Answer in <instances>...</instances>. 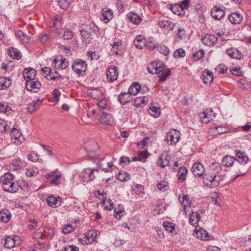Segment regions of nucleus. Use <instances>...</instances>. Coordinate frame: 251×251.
I'll return each mask as SVG.
<instances>
[{"mask_svg": "<svg viewBox=\"0 0 251 251\" xmlns=\"http://www.w3.org/2000/svg\"><path fill=\"white\" fill-rule=\"evenodd\" d=\"M236 161L240 164H245L249 160L248 156L243 152L238 151L236 153Z\"/></svg>", "mask_w": 251, "mask_h": 251, "instance_id": "obj_36", "label": "nucleus"}, {"mask_svg": "<svg viewBox=\"0 0 251 251\" xmlns=\"http://www.w3.org/2000/svg\"><path fill=\"white\" fill-rule=\"evenodd\" d=\"M141 89L140 84L138 82H134L131 84L128 90V93L130 95L134 96L137 95Z\"/></svg>", "mask_w": 251, "mask_h": 251, "instance_id": "obj_34", "label": "nucleus"}, {"mask_svg": "<svg viewBox=\"0 0 251 251\" xmlns=\"http://www.w3.org/2000/svg\"><path fill=\"white\" fill-rule=\"evenodd\" d=\"M213 78V75L210 71L205 70L202 72V80L204 84H210Z\"/></svg>", "mask_w": 251, "mask_h": 251, "instance_id": "obj_29", "label": "nucleus"}, {"mask_svg": "<svg viewBox=\"0 0 251 251\" xmlns=\"http://www.w3.org/2000/svg\"><path fill=\"white\" fill-rule=\"evenodd\" d=\"M158 25L159 27L166 30H171L174 28V25L170 21L160 20Z\"/></svg>", "mask_w": 251, "mask_h": 251, "instance_id": "obj_32", "label": "nucleus"}, {"mask_svg": "<svg viewBox=\"0 0 251 251\" xmlns=\"http://www.w3.org/2000/svg\"><path fill=\"white\" fill-rule=\"evenodd\" d=\"M230 22L233 24H239L243 20V16L237 12H234L228 16Z\"/></svg>", "mask_w": 251, "mask_h": 251, "instance_id": "obj_24", "label": "nucleus"}, {"mask_svg": "<svg viewBox=\"0 0 251 251\" xmlns=\"http://www.w3.org/2000/svg\"><path fill=\"white\" fill-rule=\"evenodd\" d=\"M146 40L144 36L139 35L135 38L134 44L136 48L142 50L145 47Z\"/></svg>", "mask_w": 251, "mask_h": 251, "instance_id": "obj_25", "label": "nucleus"}, {"mask_svg": "<svg viewBox=\"0 0 251 251\" xmlns=\"http://www.w3.org/2000/svg\"><path fill=\"white\" fill-rule=\"evenodd\" d=\"M81 28L91 35L93 33L97 34L99 32V27L94 23H90Z\"/></svg>", "mask_w": 251, "mask_h": 251, "instance_id": "obj_22", "label": "nucleus"}, {"mask_svg": "<svg viewBox=\"0 0 251 251\" xmlns=\"http://www.w3.org/2000/svg\"><path fill=\"white\" fill-rule=\"evenodd\" d=\"M185 55V51L182 49H179L176 50L174 53L175 58L183 57Z\"/></svg>", "mask_w": 251, "mask_h": 251, "instance_id": "obj_60", "label": "nucleus"}, {"mask_svg": "<svg viewBox=\"0 0 251 251\" xmlns=\"http://www.w3.org/2000/svg\"><path fill=\"white\" fill-rule=\"evenodd\" d=\"M163 226L165 230L170 233H173L176 229L175 224L168 221H165L163 223Z\"/></svg>", "mask_w": 251, "mask_h": 251, "instance_id": "obj_46", "label": "nucleus"}, {"mask_svg": "<svg viewBox=\"0 0 251 251\" xmlns=\"http://www.w3.org/2000/svg\"><path fill=\"white\" fill-rule=\"evenodd\" d=\"M113 18V13L110 9L105 8L101 11V20L105 23L109 22Z\"/></svg>", "mask_w": 251, "mask_h": 251, "instance_id": "obj_20", "label": "nucleus"}, {"mask_svg": "<svg viewBox=\"0 0 251 251\" xmlns=\"http://www.w3.org/2000/svg\"><path fill=\"white\" fill-rule=\"evenodd\" d=\"M226 53L233 59H241L243 58V54L237 49L231 48L226 50Z\"/></svg>", "mask_w": 251, "mask_h": 251, "instance_id": "obj_19", "label": "nucleus"}, {"mask_svg": "<svg viewBox=\"0 0 251 251\" xmlns=\"http://www.w3.org/2000/svg\"><path fill=\"white\" fill-rule=\"evenodd\" d=\"M117 69V67L111 66L107 70V78L109 81L113 82L117 79L118 75Z\"/></svg>", "mask_w": 251, "mask_h": 251, "instance_id": "obj_14", "label": "nucleus"}, {"mask_svg": "<svg viewBox=\"0 0 251 251\" xmlns=\"http://www.w3.org/2000/svg\"><path fill=\"white\" fill-rule=\"evenodd\" d=\"M78 248L74 245H68L64 247L61 251H78Z\"/></svg>", "mask_w": 251, "mask_h": 251, "instance_id": "obj_64", "label": "nucleus"}, {"mask_svg": "<svg viewBox=\"0 0 251 251\" xmlns=\"http://www.w3.org/2000/svg\"><path fill=\"white\" fill-rule=\"evenodd\" d=\"M164 69L162 62H152L148 68V72L150 74H159Z\"/></svg>", "mask_w": 251, "mask_h": 251, "instance_id": "obj_13", "label": "nucleus"}, {"mask_svg": "<svg viewBox=\"0 0 251 251\" xmlns=\"http://www.w3.org/2000/svg\"><path fill=\"white\" fill-rule=\"evenodd\" d=\"M39 155L35 151H31L27 155L28 160L32 162H36L39 159Z\"/></svg>", "mask_w": 251, "mask_h": 251, "instance_id": "obj_53", "label": "nucleus"}, {"mask_svg": "<svg viewBox=\"0 0 251 251\" xmlns=\"http://www.w3.org/2000/svg\"><path fill=\"white\" fill-rule=\"evenodd\" d=\"M117 179L120 180L121 181H127L130 178V177L127 175V174L126 173H124V172H123V173L120 172L117 175Z\"/></svg>", "mask_w": 251, "mask_h": 251, "instance_id": "obj_57", "label": "nucleus"}, {"mask_svg": "<svg viewBox=\"0 0 251 251\" xmlns=\"http://www.w3.org/2000/svg\"><path fill=\"white\" fill-rule=\"evenodd\" d=\"M90 94L94 99H99L102 95L101 92L98 89L92 90Z\"/></svg>", "mask_w": 251, "mask_h": 251, "instance_id": "obj_59", "label": "nucleus"}, {"mask_svg": "<svg viewBox=\"0 0 251 251\" xmlns=\"http://www.w3.org/2000/svg\"><path fill=\"white\" fill-rule=\"evenodd\" d=\"M171 156L169 155H166L165 157L164 158L163 156L161 155L158 158L157 163L158 166L162 168H165L166 166H171V165L170 164Z\"/></svg>", "mask_w": 251, "mask_h": 251, "instance_id": "obj_26", "label": "nucleus"}, {"mask_svg": "<svg viewBox=\"0 0 251 251\" xmlns=\"http://www.w3.org/2000/svg\"><path fill=\"white\" fill-rule=\"evenodd\" d=\"M102 203L105 209L110 210L114 207V204L110 199L107 200L106 198H103L102 200Z\"/></svg>", "mask_w": 251, "mask_h": 251, "instance_id": "obj_44", "label": "nucleus"}, {"mask_svg": "<svg viewBox=\"0 0 251 251\" xmlns=\"http://www.w3.org/2000/svg\"><path fill=\"white\" fill-rule=\"evenodd\" d=\"M80 35L82 41L86 44L89 43L91 41V35L87 33L85 31L81 29L80 30Z\"/></svg>", "mask_w": 251, "mask_h": 251, "instance_id": "obj_45", "label": "nucleus"}, {"mask_svg": "<svg viewBox=\"0 0 251 251\" xmlns=\"http://www.w3.org/2000/svg\"><path fill=\"white\" fill-rule=\"evenodd\" d=\"M157 187L161 191L167 190L169 188L168 183L165 180L161 181L157 184Z\"/></svg>", "mask_w": 251, "mask_h": 251, "instance_id": "obj_58", "label": "nucleus"}, {"mask_svg": "<svg viewBox=\"0 0 251 251\" xmlns=\"http://www.w3.org/2000/svg\"><path fill=\"white\" fill-rule=\"evenodd\" d=\"M179 200L184 205L183 209L186 211L187 204H190L189 197L186 195L182 194V197L179 198Z\"/></svg>", "mask_w": 251, "mask_h": 251, "instance_id": "obj_52", "label": "nucleus"}, {"mask_svg": "<svg viewBox=\"0 0 251 251\" xmlns=\"http://www.w3.org/2000/svg\"><path fill=\"white\" fill-rule=\"evenodd\" d=\"M159 75V82H163L165 81L167 78L171 75V70L170 69L164 70L160 72Z\"/></svg>", "mask_w": 251, "mask_h": 251, "instance_id": "obj_42", "label": "nucleus"}, {"mask_svg": "<svg viewBox=\"0 0 251 251\" xmlns=\"http://www.w3.org/2000/svg\"><path fill=\"white\" fill-rule=\"evenodd\" d=\"M107 167L104 168L103 166H102L101 165V164H100V167L101 168L102 171H103L104 172L107 173L109 172H111L114 169V168L115 167L112 162H108L107 163Z\"/></svg>", "mask_w": 251, "mask_h": 251, "instance_id": "obj_62", "label": "nucleus"}, {"mask_svg": "<svg viewBox=\"0 0 251 251\" xmlns=\"http://www.w3.org/2000/svg\"><path fill=\"white\" fill-rule=\"evenodd\" d=\"M200 219L201 217L198 212H192V214L190 215L189 223L191 225H194L200 221Z\"/></svg>", "mask_w": 251, "mask_h": 251, "instance_id": "obj_41", "label": "nucleus"}, {"mask_svg": "<svg viewBox=\"0 0 251 251\" xmlns=\"http://www.w3.org/2000/svg\"><path fill=\"white\" fill-rule=\"evenodd\" d=\"M46 178L52 184H58L60 183L61 174L58 170H56L50 173L46 174Z\"/></svg>", "mask_w": 251, "mask_h": 251, "instance_id": "obj_6", "label": "nucleus"}, {"mask_svg": "<svg viewBox=\"0 0 251 251\" xmlns=\"http://www.w3.org/2000/svg\"><path fill=\"white\" fill-rule=\"evenodd\" d=\"M25 165V162L20 158H16L12 160L10 168L13 171H17L22 169Z\"/></svg>", "mask_w": 251, "mask_h": 251, "instance_id": "obj_18", "label": "nucleus"}, {"mask_svg": "<svg viewBox=\"0 0 251 251\" xmlns=\"http://www.w3.org/2000/svg\"><path fill=\"white\" fill-rule=\"evenodd\" d=\"M209 169L210 172L203 176V182L205 186L214 188L220 185L221 179L217 174L221 171L222 167L219 163L214 162L210 164Z\"/></svg>", "mask_w": 251, "mask_h": 251, "instance_id": "obj_1", "label": "nucleus"}, {"mask_svg": "<svg viewBox=\"0 0 251 251\" xmlns=\"http://www.w3.org/2000/svg\"><path fill=\"white\" fill-rule=\"evenodd\" d=\"M168 8L171 10L174 14L177 15H182L184 14L183 8L179 4H174L168 5Z\"/></svg>", "mask_w": 251, "mask_h": 251, "instance_id": "obj_27", "label": "nucleus"}, {"mask_svg": "<svg viewBox=\"0 0 251 251\" xmlns=\"http://www.w3.org/2000/svg\"><path fill=\"white\" fill-rule=\"evenodd\" d=\"M1 243L8 249H11L20 243V237L18 236H7L1 239Z\"/></svg>", "mask_w": 251, "mask_h": 251, "instance_id": "obj_4", "label": "nucleus"}, {"mask_svg": "<svg viewBox=\"0 0 251 251\" xmlns=\"http://www.w3.org/2000/svg\"><path fill=\"white\" fill-rule=\"evenodd\" d=\"M132 98L130 97V94L127 93L122 92L118 97V101L122 105L126 104L127 102H129Z\"/></svg>", "mask_w": 251, "mask_h": 251, "instance_id": "obj_30", "label": "nucleus"}, {"mask_svg": "<svg viewBox=\"0 0 251 251\" xmlns=\"http://www.w3.org/2000/svg\"><path fill=\"white\" fill-rule=\"evenodd\" d=\"M41 87V83L39 81L26 80V88L28 91L34 93L37 92Z\"/></svg>", "mask_w": 251, "mask_h": 251, "instance_id": "obj_10", "label": "nucleus"}, {"mask_svg": "<svg viewBox=\"0 0 251 251\" xmlns=\"http://www.w3.org/2000/svg\"><path fill=\"white\" fill-rule=\"evenodd\" d=\"M116 6L117 9L120 12H123L126 7V5L125 4L124 2L121 0H117L116 3Z\"/></svg>", "mask_w": 251, "mask_h": 251, "instance_id": "obj_56", "label": "nucleus"}, {"mask_svg": "<svg viewBox=\"0 0 251 251\" xmlns=\"http://www.w3.org/2000/svg\"><path fill=\"white\" fill-rule=\"evenodd\" d=\"M188 171L185 167H180L178 171V180L182 182L186 179Z\"/></svg>", "mask_w": 251, "mask_h": 251, "instance_id": "obj_43", "label": "nucleus"}, {"mask_svg": "<svg viewBox=\"0 0 251 251\" xmlns=\"http://www.w3.org/2000/svg\"><path fill=\"white\" fill-rule=\"evenodd\" d=\"M235 159L234 157L226 155L225 156L222 160V165L225 167H230L233 165Z\"/></svg>", "mask_w": 251, "mask_h": 251, "instance_id": "obj_40", "label": "nucleus"}, {"mask_svg": "<svg viewBox=\"0 0 251 251\" xmlns=\"http://www.w3.org/2000/svg\"><path fill=\"white\" fill-rule=\"evenodd\" d=\"M147 99L146 97H137L135 99L133 104L136 107H140L142 104L146 103Z\"/></svg>", "mask_w": 251, "mask_h": 251, "instance_id": "obj_47", "label": "nucleus"}, {"mask_svg": "<svg viewBox=\"0 0 251 251\" xmlns=\"http://www.w3.org/2000/svg\"><path fill=\"white\" fill-rule=\"evenodd\" d=\"M14 177L15 176L10 173H6L0 177V183L4 191L11 193L18 191L19 185L15 182Z\"/></svg>", "mask_w": 251, "mask_h": 251, "instance_id": "obj_2", "label": "nucleus"}, {"mask_svg": "<svg viewBox=\"0 0 251 251\" xmlns=\"http://www.w3.org/2000/svg\"><path fill=\"white\" fill-rule=\"evenodd\" d=\"M8 54L13 59H20L21 58L22 54L20 51L17 49L11 48L9 50Z\"/></svg>", "mask_w": 251, "mask_h": 251, "instance_id": "obj_37", "label": "nucleus"}, {"mask_svg": "<svg viewBox=\"0 0 251 251\" xmlns=\"http://www.w3.org/2000/svg\"><path fill=\"white\" fill-rule=\"evenodd\" d=\"M149 112L154 117H158L160 114V108L156 106L151 107Z\"/></svg>", "mask_w": 251, "mask_h": 251, "instance_id": "obj_50", "label": "nucleus"}, {"mask_svg": "<svg viewBox=\"0 0 251 251\" xmlns=\"http://www.w3.org/2000/svg\"><path fill=\"white\" fill-rule=\"evenodd\" d=\"M47 202L48 205L51 207H59L61 204L62 198L59 196L55 197L51 195L48 197Z\"/></svg>", "mask_w": 251, "mask_h": 251, "instance_id": "obj_15", "label": "nucleus"}, {"mask_svg": "<svg viewBox=\"0 0 251 251\" xmlns=\"http://www.w3.org/2000/svg\"><path fill=\"white\" fill-rule=\"evenodd\" d=\"M127 17L132 22L136 25H138L142 21L141 17L135 13L130 12Z\"/></svg>", "mask_w": 251, "mask_h": 251, "instance_id": "obj_38", "label": "nucleus"}, {"mask_svg": "<svg viewBox=\"0 0 251 251\" xmlns=\"http://www.w3.org/2000/svg\"><path fill=\"white\" fill-rule=\"evenodd\" d=\"M236 161L240 164H245L249 160L248 156L243 152L238 151L236 153Z\"/></svg>", "mask_w": 251, "mask_h": 251, "instance_id": "obj_35", "label": "nucleus"}, {"mask_svg": "<svg viewBox=\"0 0 251 251\" xmlns=\"http://www.w3.org/2000/svg\"><path fill=\"white\" fill-rule=\"evenodd\" d=\"M195 231V232L194 235L197 238L201 239L203 240H206L209 239V234L205 229L200 228L199 230L196 229Z\"/></svg>", "mask_w": 251, "mask_h": 251, "instance_id": "obj_28", "label": "nucleus"}, {"mask_svg": "<svg viewBox=\"0 0 251 251\" xmlns=\"http://www.w3.org/2000/svg\"><path fill=\"white\" fill-rule=\"evenodd\" d=\"M100 233L96 230H89L85 234L86 244L91 243L99 236Z\"/></svg>", "mask_w": 251, "mask_h": 251, "instance_id": "obj_16", "label": "nucleus"}, {"mask_svg": "<svg viewBox=\"0 0 251 251\" xmlns=\"http://www.w3.org/2000/svg\"><path fill=\"white\" fill-rule=\"evenodd\" d=\"M11 138L13 142L17 145L21 144L25 141V138L21 132L14 127L12 130Z\"/></svg>", "mask_w": 251, "mask_h": 251, "instance_id": "obj_11", "label": "nucleus"}, {"mask_svg": "<svg viewBox=\"0 0 251 251\" xmlns=\"http://www.w3.org/2000/svg\"><path fill=\"white\" fill-rule=\"evenodd\" d=\"M201 40L205 46H212L217 42L218 38L213 35L204 34L201 35Z\"/></svg>", "mask_w": 251, "mask_h": 251, "instance_id": "obj_8", "label": "nucleus"}, {"mask_svg": "<svg viewBox=\"0 0 251 251\" xmlns=\"http://www.w3.org/2000/svg\"><path fill=\"white\" fill-rule=\"evenodd\" d=\"M211 15L215 20H220L225 16V12L222 8L214 6L211 10Z\"/></svg>", "mask_w": 251, "mask_h": 251, "instance_id": "obj_17", "label": "nucleus"}, {"mask_svg": "<svg viewBox=\"0 0 251 251\" xmlns=\"http://www.w3.org/2000/svg\"><path fill=\"white\" fill-rule=\"evenodd\" d=\"M75 230V227L72 225L68 224L65 225L62 228V232L65 234H69L73 232Z\"/></svg>", "mask_w": 251, "mask_h": 251, "instance_id": "obj_55", "label": "nucleus"}, {"mask_svg": "<svg viewBox=\"0 0 251 251\" xmlns=\"http://www.w3.org/2000/svg\"><path fill=\"white\" fill-rule=\"evenodd\" d=\"M99 173L98 169H91L87 168L84 169L80 174L79 177L83 182H89L93 180L95 175Z\"/></svg>", "mask_w": 251, "mask_h": 251, "instance_id": "obj_3", "label": "nucleus"}, {"mask_svg": "<svg viewBox=\"0 0 251 251\" xmlns=\"http://www.w3.org/2000/svg\"><path fill=\"white\" fill-rule=\"evenodd\" d=\"M62 20V16L58 15L54 17L50 23V30L52 32H54L56 30L59 36H60L61 34V31H59V30L60 29L61 27Z\"/></svg>", "mask_w": 251, "mask_h": 251, "instance_id": "obj_7", "label": "nucleus"}, {"mask_svg": "<svg viewBox=\"0 0 251 251\" xmlns=\"http://www.w3.org/2000/svg\"><path fill=\"white\" fill-rule=\"evenodd\" d=\"M100 121L101 123L108 125H112L114 123V120L112 115L105 112L102 113L100 118Z\"/></svg>", "mask_w": 251, "mask_h": 251, "instance_id": "obj_23", "label": "nucleus"}, {"mask_svg": "<svg viewBox=\"0 0 251 251\" xmlns=\"http://www.w3.org/2000/svg\"><path fill=\"white\" fill-rule=\"evenodd\" d=\"M36 71L32 68H25L23 71V76L25 80L35 79Z\"/></svg>", "mask_w": 251, "mask_h": 251, "instance_id": "obj_21", "label": "nucleus"}, {"mask_svg": "<svg viewBox=\"0 0 251 251\" xmlns=\"http://www.w3.org/2000/svg\"><path fill=\"white\" fill-rule=\"evenodd\" d=\"M46 77L50 80H57L60 78L62 77V76L58 74L57 72L56 71H51L50 74L49 76H46Z\"/></svg>", "mask_w": 251, "mask_h": 251, "instance_id": "obj_48", "label": "nucleus"}, {"mask_svg": "<svg viewBox=\"0 0 251 251\" xmlns=\"http://www.w3.org/2000/svg\"><path fill=\"white\" fill-rule=\"evenodd\" d=\"M192 171L195 176L200 177L204 174L205 168L202 163L197 162L193 164L192 167Z\"/></svg>", "mask_w": 251, "mask_h": 251, "instance_id": "obj_12", "label": "nucleus"}, {"mask_svg": "<svg viewBox=\"0 0 251 251\" xmlns=\"http://www.w3.org/2000/svg\"><path fill=\"white\" fill-rule=\"evenodd\" d=\"M74 36L73 32L69 29L63 31V34L61 35L60 34V37H62L64 40H70Z\"/></svg>", "mask_w": 251, "mask_h": 251, "instance_id": "obj_49", "label": "nucleus"}, {"mask_svg": "<svg viewBox=\"0 0 251 251\" xmlns=\"http://www.w3.org/2000/svg\"><path fill=\"white\" fill-rule=\"evenodd\" d=\"M157 43L152 37H150L146 40L145 47L148 50H153L157 48Z\"/></svg>", "mask_w": 251, "mask_h": 251, "instance_id": "obj_33", "label": "nucleus"}, {"mask_svg": "<svg viewBox=\"0 0 251 251\" xmlns=\"http://www.w3.org/2000/svg\"><path fill=\"white\" fill-rule=\"evenodd\" d=\"M204 52L202 50H200L193 54V57L195 60H199L203 57Z\"/></svg>", "mask_w": 251, "mask_h": 251, "instance_id": "obj_63", "label": "nucleus"}, {"mask_svg": "<svg viewBox=\"0 0 251 251\" xmlns=\"http://www.w3.org/2000/svg\"><path fill=\"white\" fill-rule=\"evenodd\" d=\"M11 218L10 212L6 209H2L0 211V222L4 223H7Z\"/></svg>", "mask_w": 251, "mask_h": 251, "instance_id": "obj_31", "label": "nucleus"}, {"mask_svg": "<svg viewBox=\"0 0 251 251\" xmlns=\"http://www.w3.org/2000/svg\"><path fill=\"white\" fill-rule=\"evenodd\" d=\"M11 84V80L6 77L0 78V90H4L8 88Z\"/></svg>", "mask_w": 251, "mask_h": 251, "instance_id": "obj_39", "label": "nucleus"}, {"mask_svg": "<svg viewBox=\"0 0 251 251\" xmlns=\"http://www.w3.org/2000/svg\"><path fill=\"white\" fill-rule=\"evenodd\" d=\"M86 62L82 59H78L74 61L72 68L73 71L79 75L81 73H84L87 70Z\"/></svg>", "mask_w": 251, "mask_h": 251, "instance_id": "obj_5", "label": "nucleus"}, {"mask_svg": "<svg viewBox=\"0 0 251 251\" xmlns=\"http://www.w3.org/2000/svg\"><path fill=\"white\" fill-rule=\"evenodd\" d=\"M72 0H59L58 4L63 9H67L71 3Z\"/></svg>", "mask_w": 251, "mask_h": 251, "instance_id": "obj_54", "label": "nucleus"}, {"mask_svg": "<svg viewBox=\"0 0 251 251\" xmlns=\"http://www.w3.org/2000/svg\"><path fill=\"white\" fill-rule=\"evenodd\" d=\"M201 123L207 124L210 123L211 119L208 117V114L206 112H203L201 116Z\"/></svg>", "mask_w": 251, "mask_h": 251, "instance_id": "obj_61", "label": "nucleus"}, {"mask_svg": "<svg viewBox=\"0 0 251 251\" xmlns=\"http://www.w3.org/2000/svg\"><path fill=\"white\" fill-rule=\"evenodd\" d=\"M165 138L168 144H175L178 142L180 139L179 132L175 130L169 132L166 134Z\"/></svg>", "mask_w": 251, "mask_h": 251, "instance_id": "obj_9", "label": "nucleus"}, {"mask_svg": "<svg viewBox=\"0 0 251 251\" xmlns=\"http://www.w3.org/2000/svg\"><path fill=\"white\" fill-rule=\"evenodd\" d=\"M158 50L160 53L167 56L169 54L170 50L168 47L163 45H158L157 47Z\"/></svg>", "mask_w": 251, "mask_h": 251, "instance_id": "obj_51", "label": "nucleus"}]
</instances>
